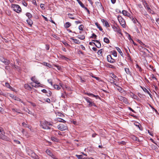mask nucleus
Masks as SVG:
<instances>
[{"instance_id":"obj_1","label":"nucleus","mask_w":159,"mask_h":159,"mask_svg":"<svg viewBox=\"0 0 159 159\" xmlns=\"http://www.w3.org/2000/svg\"><path fill=\"white\" fill-rule=\"evenodd\" d=\"M48 125H52V124L47 121H44L43 122H40V126L44 129H50V127Z\"/></svg>"},{"instance_id":"obj_2","label":"nucleus","mask_w":159,"mask_h":159,"mask_svg":"<svg viewBox=\"0 0 159 159\" xmlns=\"http://www.w3.org/2000/svg\"><path fill=\"white\" fill-rule=\"evenodd\" d=\"M11 7L14 11L17 13H20L21 12V9L18 5L12 4L11 6Z\"/></svg>"},{"instance_id":"obj_3","label":"nucleus","mask_w":159,"mask_h":159,"mask_svg":"<svg viewBox=\"0 0 159 159\" xmlns=\"http://www.w3.org/2000/svg\"><path fill=\"white\" fill-rule=\"evenodd\" d=\"M84 99L88 103H89L88 106L89 107H91L92 106L96 107V105L92 101V100L91 98L87 97H84Z\"/></svg>"},{"instance_id":"obj_4","label":"nucleus","mask_w":159,"mask_h":159,"mask_svg":"<svg viewBox=\"0 0 159 159\" xmlns=\"http://www.w3.org/2000/svg\"><path fill=\"white\" fill-rule=\"evenodd\" d=\"M118 19L120 24L123 28L125 27V22L124 20L120 16H118L117 17Z\"/></svg>"},{"instance_id":"obj_5","label":"nucleus","mask_w":159,"mask_h":159,"mask_svg":"<svg viewBox=\"0 0 159 159\" xmlns=\"http://www.w3.org/2000/svg\"><path fill=\"white\" fill-rule=\"evenodd\" d=\"M0 61L5 65H8L10 63V61L3 57H0Z\"/></svg>"},{"instance_id":"obj_6","label":"nucleus","mask_w":159,"mask_h":159,"mask_svg":"<svg viewBox=\"0 0 159 159\" xmlns=\"http://www.w3.org/2000/svg\"><path fill=\"white\" fill-rule=\"evenodd\" d=\"M45 152L48 155L51 157L52 158L54 159H57L49 149H47Z\"/></svg>"},{"instance_id":"obj_7","label":"nucleus","mask_w":159,"mask_h":159,"mask_svg":"<svg viewBox=\"0 0 159 159\" xmlns=\"http://www.w3.org/2000/svg\"><path fill=\"white\" fill-rule=\"evenodd\" d=\"M28 154L34 159H39V156L32 151L30 152Z\"/></svg>"},{"instance_id":"obj_8","label":"nucleus","mask_w":159,"mask_h":159,"mask_svg":"<svg viewBox=\"0 0 159 159\" xmlns=\"http://www.w3.org/2000/svg\"><path fill=\"white\" fill-rule=\"evenodd\" d=\"M118 99L119 100L125 103H128V100L125 98L121 96H119L118 97Z\"/></svg>"},{"instance_id":"obj_9","label":"nucleus","mask_w":159,"mask_h":159,"mask_svg":"<svg viewBox=\"0 0 159 159\" xmlns=\"http://www.w3.org/2000/svg\"><path fill=\"white\" fill-rule=\"evenodd\" d=\"M58 129L61 131H64L67 129V127L63 124H60L58 126Z\"/></svg>"},{"instance_id":"obj_10","label":"nucleus","mask_w":159,"mask_h":159,"mask_svg":"<svg viewBox=\"0 0 159 159\" xmlns=\"http://www.w3.org/2000/svg\"><path fill=\"white\" fill-rule=\"evenodd\" d=\"M107 60L108 62L111 63H113L116 62V60L112 58L111 56L110 55H107Z\"/></svg>"},{"instance_id":"obj_11","label":"nucleus","mask_w":159,"mask_h":159,"mask_svg":"<svg viewBox=\"0 0 159 159\" xmlns=\"http://www.w3.org/2000/svg\"><path fill=\"white\" fill-rule=\"evenodd\" d=\"M112 28L115 31L117 32L118 33L121 34V35H122V34L121 32V30L118 26H113Z\"/></svg>"},{"instance_id":"obj_12","label":"nucleus","mask_w":159,"mask_h":159,"mask_svg":"<svg viewBox=\"0 0 159 159\" xmlns=\"http://www.w3.org/2000/svg\"><path fill=\"white\" fill-rule=\"evenodd\" d=\"M131 68L130 69L129 68H125V70L126 74L129 75L131 76L132 75V73L131 71Z\"/></svg>"},{"instance_id":"obj_13","label":"nucleus","mask_w":159,"mask_h":159,"mask_svg":"<svg viewBox=\"0 0 159 159\" xmlns=\"http://www.w3.org/2000/svg\"><path fill=\"white\" fill-rule=\"evenodd\" d=\"M96 5L97 7L99 9H101L103 11L104 10V8L102 6V4L98 2H95Z\"/></svg>"},{"instance_id":"obj_14","label":"nucleus","mask_w":159,"mask_h":159,"mask_svg":"<svg viewBox=\"0 0 159 159\" xmlns=\"http://www.w3.org/2000/svg\"><path fill=\"white\" fill-rule=\"evenodd\" d=\"M93 41L95 42L96 43V44L94 43H94L95 45L97 48H101V44L100 43L99 41H98L97 40H93Z\"/></svg>"},{"instance_id":"obj_15","label":"nucleus","mask_w":159,"mask_h":159,"mask_svg":"<svg viewBox=\"0 0 159 159\" xmlns=\"http://www.w3.org/2000/svg\"><path fill=\"white\" fill-rule=\"evenodd\" d=\"M10 96L12 98L14 99L15 100H17L18 101H19L20 102H23L21 101V100L20 99L18 98V97H17L15 96L14 95L10 94Z\"/></svg>"},{"instance_id":"obj_16","label":"nucleus","mask_w":159,"mask_h":159,"mask_svg":"<svg viewBox=\"0 0 159 159\" xmlns=\"http://www.w3.org/2000/svg\"><path fill=\"white\" fill-rule=\"evenodd\" d=\"M101 21L105 26L106 27H110V25L107 21L103 19L101 20Z\"/></svg>"},{"instance_id":"obj_17","label":"nucleus","mask_w":159,"mask_h":159,"mask_svg":"<svg viewBox=\"0 0 159 159\" xmlns=\"http://www.w3.org/2000/svg\"><path fill=\"white\" fill-rule=\"evenodd\" d=\"M141 88H142V89L145 92H146V93H147L148 94L150 97H151L152 96V95H151V94L150 93V92H149V91H148V90L147 89H146V88H144V87H142L141 86Z\"/></svg>"},{"instance_id":"obj_18","label":"nucleus","mask_w":159,"mask_h":159,"mask_svg":"<svg viewBox=\"0 0 159 159\" xmlns=\"http://www.w3.org/2000/svg\"><path fill=\"white\" fill-rule=\"evenodd\" d=\"M70 39L72 40L73 42L75 43L78 44H80V42L79 40L74 39L73 37H71Z\"/></svg>"},{"instance_id":"obj_19","label":"nucleus","mask_w":159,"mask_h":159,"mask_svg":"<svg viewBox=\"0 0 159 159\" xmlns=\"http://www.w3.org/2000/svg\"><path fill=\"white\" fill-rule=\"evenodd\" d=\"M122 14L125 16H126L129 17L130 15L129 13L127 11L125 10H123L122 11Z\"/></svg>"},{"instance_id":"obj_20","label":"nucleus","mask_w":159,"mask_h":159,"mask_svg":"<svg viewBox=\"0 0 159 159\" xmlns=\"http://www.w3.org/2000/svg\"><path fill=\"white\" fill-rule=\"evenodd\" d=\"M2 137L0 138V139H2L3 140H5V141H8L9 140V138L7 137V136H5L4 135V134H3L2 135Z\"/></svg>"},{"instance_id":"obj_21","label":"nucleus","mask_w":159,"mask_h":159,"mask_svg":"<svg viewBox=\"0 0 159 159\" xmlns=\"http://www.w3.org/2000/svg\"><path fill=\"white\" fill-rule=\"evenodd\" d=\"M25 88L27 90H30L32 88L28 84H25L24 85Z\"/></svg>"},{"instance_id":"obj_22","label":"nucleus","mask_w":159,"mask_h":159,"mask_svg":"<svg viewBox=\"0 0 159 159\" xmlns=\"http://www.w3.org/2000/svg\"><path fill=\"white\" fill-rule=\"evenodd\" d=\"M26 21L28 25H30V26H32V25L33 24V22L30 19H28L26 20Z\"/></svg>"},{"instance_id":"obj_23","label":"nucleus","mask_w":159,"mask_h":159,"mask_svg":"<svg viewBox=\"0 0 159 159\" xmlns=\"http://www.w3.org/2000/svg\"><path fill=\"white\" fill-rule=\"evenodd\" d=\"M116 50L119 53L120 55L121 56L123 57V53L121 51V49L118 47H116Z\"/></svg>"},{"instance_id":"obj_24","label":"nucleus","mask_w":159,"mask_h":159,"mask_svg":"<svg viewBox=\"0 0 159 159\" xmlns=\"http://www.w3.org/2000/svg\"><path fill=\"white\" fill-rule=\"evenodd\" d=\"M43 64L46 66L48 67L49 68H51L52 67V65L49 63H48L44 62Z\"/></svg>"},{"instance_id":"obj_25","label":"nucleus","mask_w":159,"mask_h":159,"mask_svg":"<svg viewBox=\"0 0 159 159\" xmlns=\"http://www.w3.org/2000/svg\"><path fill=\"white\" fill-rule=\"evenodd\" d=\"M95 25L99 29V30L101 31L102 30V27L100 26V25L98 23L96 22L95 23Z\"/></svg>"},{"instance_id":"obj_26","label":"nucleus","mask_w":159,"mask_h":159,"mask_svg":"<svg viewBox=\"0 0 159 159\" xmlns=\"http://www.w3.org/2000/svg\"><path fill=\"white\" fill-rule=\"evenodd\" d=\"M0 138L2 137V135H3V134L5 133L4 132L3 129L1 127H0Z\"/></svg>"},{"instance_id":"obj_27","label":"nucleus","mask_w":159,"mask_h":159,"mask_svg":"<svg viewBox=\"0 0 159 159\" xmlns=\"http://www.w3.org/2000/svg\"><path fill=\"white\" fill-rule=\"evenodd\" d=\"M71 25V24L69 22H66L64 25V26L66 28H68Z\"/></svg>"},{"instance_id":"obj_28","label":"nucleus","mask_w":159,"mask_h":159,"mask_svg":"<svg viewBox=\"0 0 159 159\" xmlns=\"http://www.w3.org/2000/svg\"><path fill=\"white\" fill-rule=\"evenodd\" d=\"M109 81L111 83H112L113 84H114V85H116V86H118V85L116 84V83L115 81L114 80H112V79H109Z\"/></svg>"},{"instance_id":"obj_29","label":"nucleus","mask_w":159,"mask_h":159,"mask_svg":"<svg viewBox=\"0 0 159 159\" xmlns=\"http://www.w3.org/2000/svg\"><path fill=\"white\" fill-rule=\"evenodd\" d=\"M11 110L13 112H16L20 114L21 113L20 111V110L19 109L12 108Z\"/></svg>"},{"instance_id":"obj_30","label":"nucleus","mask_w":159,"mask_h":159,"mask_svg":"<svg viewBox=\"0 0 159 159\" xmlns=\"http://www.w3.org/2000/svg\"><path fill=\"white\" fill-rule=\"evenodd\" d=\"M77 37L81 40H84L85 39V36L84 35H79Z\"/></svg>"},{"instance_id":"obj_31","label":"nucleus","mask_w":159,"mask_h":159,"mask_svg":"<svg viewBox=\"0 0 159 159\" xmlns=\"http://www.w3.org/2000/svg\"><path fill=\"white\" fill-rule=\"evenodd\" d=\"M51 140L53 141L57 142L58 141V139L57 138L54 137H51Z\"/></svg>"},{"instance_id":"obj_32","label":"nucleus","mask_w":159,"mask_h":159,"mask_svg":"<svg viewBox=\"0 0 159 159\" xmlns=\"http://www.w3.org/2000/svg\"><path fill=\"white\" fill-rule=\"evenodd\" d=\"M26 16L28 17V19H30L32 18V16L30 13L27 12L26 14Z\"/></svg>"},{"instance_id":"obj_33","label":"nucleus","mask_w":159,"mask_h":159,"mask_svg":"<svg viewBox=\"0 0 159 159\" xmlns=\"http://www.w3.org/2000/svg\"><path fill=\"white\" fill-rule=\"evenodd\" d=\"M130 96L132 97V98L136 99H137L138 97L137 96L135 95L133 93H130Z\"/></svg>"},{"instance_id":"obj_34","label":"nucleus","mask_w":159,"mask_h":159,"mask_svg":"<svg viewBox=\"0 0 159 159\" xmlns=\"http://www.w3.org/2000/svg\"><path fill=\"white\" fill-rule=\"evenodd\" d=\"M111 76L112 78H113L114 80H117V76L114 74H111Z\"/></svg>"},{"instance_id":"obj_35","label":"nucleus","mask_w":159,"mask_h":159,"mask_svg":"<svg viewBox=\"0 0 159 159\" xmlns=\"http://www.w3.org/2000/svg\"><path fill=\"white\" fill-rule=\"evenodd\" d=\"M140 51L142 53L141 54H142V55L143 56L145 57L146 56V52L145 51H144L143 50H142V49L140 48Z\"/></svg>"},{"instance_id":"obj_36","label":"nucleus","mask_w":159,"mask_h":159,"mask_svg":"<svg viewBox=\"0 0 159 159\" xmlns=\"http://www.w3.org/2000/svg\"><path fill=\"white\" fill-rule=\"evenodd\" d=\"M54 87L55 89L57 90H59L61 89V87L58 85L57 84L54 85Z\"/></svg>"},{"instance_id":"obj_37","label":"nucleus","mask_w":159,"mask_h":159,"mask_svg":"<svg viewBox=\"0 0 159 159\" xmlns=\"http://www.w3.org/2000/svg\"><path fill=\"white\" fill-rule=\"evenodd\" d=\"M103 40L104 42L107 43H108L110 42L109 39L107 38L106 37H105L104 38Z\"/></svg>"},{"instance_id":"obj_38","label":"nucleus","mask_w":159,"mask_h":159,"mask_svg":"<svg viewBox=\"0 0 159 159\" xmlns=\"http://www.w3.org/2000/svg\"><path fill=\"white\" fill-rule=\"evenodd\" d=\"M76 156L77 157V158L78 159H83V156L81 155H76Z\"/></svg>"},{"instance_id":"obj_39","label":"nucleus","mask_w":159,"mask_h":159,"mask_svg":"<svg viewBox=\"0 0 159 159\" xmlns=\"http://www.w3.org/2000/svg\"><path fill=\"white\" fill-rule=\"evenodd\" d=\"M111 52L112 53V54L115 57H116L117 55V53L116 51H111Z\"/></svg>"},{"instance_id":"obj_40","label":"nucleus","mask_w":159,"mask_h":159,"mask_svg":"<svg viewBox=\"0 0 159 159\" xmlns=\"http://www.w3.org/2000/svg\"><path fill=\"white\" fill-rule=\"evenodd\" d=\"M47 93L46 95L47 96L50 97V96H51V95H52V93L50 91L48 90V91H47V93Z\"/></svg>"},{"instance_id":"obj_41","label":"nucleus","mask_w":159,"mask_h":159,"mask_svg":"<svg viewBox=\"0 0 159 159\" xmlns=\"http://www.w3.org/2000/svg\"><path fill=\"white\" fill-rule=\"evenodd\" d=\"M78 3L80 4V6L82 7H84V5L80 1V0H77Z\"/></svg>"},{"instance_id":"obj_42","label":"nucleus","mask_w":159,"mask_h":159,"mask_svg":"<svg viewBox=\"0 0 159 159\" xmlns=\"http://www.w3.org/2000/svg\"><path fill=\"white\" fill-rule=\"evenodd\" d=\"M64 93L65 94L63 93L62 94L61 97L65 99V98L67 97V94H66V92H64Z\"/></svg>"},{"instance_id":"obj_43","label":"nucleus","mask_w":159,"mask_h":159,"mask_svg":"<svg viewBox=\"0 0 159 159\" xmlns=\"http://www.w3.org/2000/svg\"><path fill=\"white\" fill-rule=\"evenodd\" d=\"M22 125L24 126V127L28 128H30V126L27 125V124H26L25 122H23L22 123Z\"/></svg>"},{"instance_id":"obj_44","label":"nucleus","mask_w":159,"mask_h":159,"mask_svg":"<svg viewBox=\"0 0 159 159\" xmlns=\"http://www.w3.org/2000/svg\"><path fill=\"white\" fill-rule=\"evenodd\" d=\"M143 5L144 6V7H148L149 6L148 4L147 3L146 1H143Z\"/></svg>"},{"instance_id":"obj_45","label":"nucleus","mask_w":159,"mask_h":159,"mask_svg":"<svg viewBox=\"0 0 159 159\" xmlns=\"http://www.w3.org/2000/svg\"><path fill=\"white\" fill-rule=\"evenodd\" d=\"M97 37V35L93 33L90 38L92 39H96Z\"/></svg>"},{"instance_id":"obj_46","label":"nucleus","mask_w":159,"mask_h":159,"mask_svg":"<svg viewBox=\"0 0 159 159\" xmlns=\"http://www.w3.org/2000/svg\"><path fill=\"white\" fill-rule=\"evenodd\" d=\"M54 66L57 67L58 70H61V67L57 65H54Z\"/></svg>"},{"instance_id":"obj_47","label":"nucleus","mask_w":159,"mask_h":159,"mask_svg":"<svg viewBox=\"0 0 159 159\" xmlns=\"http://www.w3.org/2000/svg\"><path fill=\"white\" fill-rule=\"evenodd\" d=\"M5 86L9 88L10 89L12 88L11 87L9 84L8 83H5Z\"/></svg>"},{"instance_id":"obj_48","label":"nucleus","mask_w":159,"mask_h":159,"mask_svg":"<svg viewBox=\"0 0 159 159\" xmlns=\"http://www.w3.org/2000/svg\"><path fill=\"white\" fill-rule=\"evenodd\" d=\"M68 16H70L69 17L71 19H73V20L75 19V18L72 16V14H70V13H69V14H68Z\"/></svg>"},{"instance_id":"obj_49","label":"nucleus","mask_w":159,"mask_h":159,"mask_svg":"<svg viewBox=\"0 0 159 159\" xmlns=\"http://www.w3.org/2000/svg\"><path fill=\"white\" fill-rule=\"evenodd\" d=\"M84 27V26L82 25H81L79 26V29L80 30H83V28Z\"/></svg>"},{"instance_id":"obj_50","label":"nucleus","mask_w":159,"mask_h":159,"mask_svg":"<svg viewBox=\"0 0 159 159\" xmlns=\"http://www.w3.org/2000/svg\"><path fill=\"white\" fill-rule=\"evenodd\" d=\"M136 68L139 69V70L140 72L142 71V68L137 64L136 65Z\"/></svg>"},{"instance_id":"obj_51","label":"nucleus","mask_w":159,"mask_h":159,"mask_svg":"<svg viewBox=\"0 0 159 159\" xmlns=\"http://www.w3.org/2000/svg\"><path fill=\"white\" fill-rule=\"evenodd\" d=\"M118 143L119 144L125 145L126 144V143L124 141H122L121 142H118Z\"/></svg>"},{"instance_id":"obj_52","label":"nucleus","mask_w":159,"mask_h":159,"mask_svg":"<svg viewBox=\"0 0 159 159\" xmlns=\"http://www.w3.org/2000/svg\"><path fill=\"white\" fill-rule=\"evenodd\" d=\"M149 67L151 69H149L150 70H153V71H155V69H154L153 67L152 66H151V65H149Z\"/></svg>"},{"instance_id":"obj_53","label":"nucleus","mask_w":159,"mask_h":159,"mask_svg":"<svg viewBox=\"0 0 159 159\" xmlns=\"http://www.w3.org/2000/svg\"><path fill=\"white\" fill-rule=\"evenodd\" d=\"M141 48H142V50H143L144 51H145V52H146V51H147V52H149V51L147 48H143V47H141Z\"/></svg>"},{"instance_id":"obj_54","label":"nucleus","mask_w":159,"mask_h":159,"mask_svg":"<svg viewBox=\"0 0 159 159\" xmlns=\"http://www.w3.org/2000/svg\"><path fill=\"white\" fill-rule=\"evenodd\" d=\"M118 90L121 93H123L124 90L121 87H120L119 89H118Z\"/></svg>"},{"instance_id":"obj_55","label":"nucleus","mask_w":159,"mask_h":159,"mask_svg":"<svg viewBox=\"0 0 159 159\" xmlns=\"http://www.w3.org/2000/svg\"><path fill=\"white\" fill-rule=\"evenodd\" d=\"M44 4H41L40 5V6L41 8L43 9V10H44L45 8H44Z\"/></svg>"},{"instance_id":"obj_56","label":"nucleus","mask_w":159,"mask_h":159,"mask_svg":"<svg viewBox=\"0 0 159 159\" xmlns=\"http://www.w3.org/2000/svg\"><path fill=\"white\" fill-rule=\"evenodd\" d=\"M58 121H60V122H65V120L62 119L60 118L58 119Z\"/></svg>"},{"instance_id":"obj_57","label":"nucleus","mask_w":159,"mask_h":159,"mask_svg":"<svg viewBox=\"0 0 159 159\" xmlns=\"http://www.w3.org/2000/svg\"><path fill=\"white\" fill-rule=\"evenodd\" d=\"M136 126H137L139 128V129L140 130H142V128H141V125H140V124L138 123V125H136Z\"/></svg>"},{"instance_id":"obj_58","label":"nucleus","mask_w":159,"mask_h":159,"mask_svg":"<svg viewBox=\"0 0 159 159\" xmlns=\"http://www.w3.org/2000/svg\"><path fill=\"white\" fill-rule=\"evenodd\" d=\"M29 102L31 104L33 107H35L36 106V105L35 103L31 102Z\"/></svg>"},{"instance_id":"obj_59","label":"nucleus","mask_w":159,"mask_h":159,"mask_svg":"<svg viewBox=\"0 0 159 159\" xmlns=\"http://www.w3.org/2000/svg\"><path fill=\"white\" fill-rule=\"evenodd\" d=\"M48 82L51 84V85H52V82L51 79H48Z\"/></svg>"},{"instance_id":"obj_60","label":"nucleus","mask_w":159,"mask_h":159,"mask_svg":"<svg viewBox=\"0 0 159 159\" xmlns=\"http://www.w3.org/2000/svg\"><path fill=\"white\" fill-rule=\"evenodd\" d=\"M14 141L15 143H16V144H20V142L18 140H14Z\"/></svg>"},{"instance_id":"obj_61","label":"nucleus","mask_w":159,"mask_h":159,"mask_svg":"<svg viewBox=\"0 0 159 159\" xmlns=\"http://www.w3.org/2000/svg\"><path fill=\"white\" fill-rule=\"evenodd\" d=\"M41 91L44 93H46L48 91L45 89H43L41 90Z\"/></svg>"},{"instance_id":"obj_62","label":"nucleus","mask_w":159,"mask_h":159,"mask_svg":"<svg viewBox=\"0 0 159 159\" xmlns=\"http://www.w3.org/2000/svg\"><path fill=\"white\" fill-rule=\"evenodd\" d=\"M46 49L47 50H48L49 49V46L48 44H46Z\"/></svg>"},{"instance_id":"obj_63","label":"nucleus","mask_w":159,"mask_h":159,"mask_svg":"<svg viewBox=\"0 0 159 159\" xmlns=\"http://www.w3.org/2000/svg\"><path fill=\"white\" fill-rule=\"evenodd\" d=\"M98 53L99 55L101 54L102 53V49L99 50L98 51Z\"/></svg>"},{"instance_id":"obj_64","label":"nucleus","mask_w":159,"mask_h":159,"mask_svg":"<svg viewBox=\"0 0 159 159\" xmlns=\"http://www.w3.org/2000/svg\"><path fill=\"white\" fill-rule=\"evenodd\" d=\"M45 101L46 102L49 103H50L51 102L50 99L48 98L46 99Z\"/></svg>"}]
</instances>
